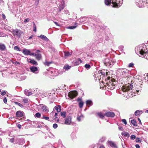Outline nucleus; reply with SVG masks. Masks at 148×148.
I'll use <instances>...</instances> for the list:
<instances>
[{
	"label": "nucleus",
	"instance_id": "13",
	"mask_svg": "<svg viewBox=\"0 0 148 148\" xmlns=\"http://www.w3.org/2000/svg\"><path fill=\"white\" fill-rule=\"evenodd\" d=\"M142 84H137L136 86L137 90H136V93L137 94H139V92H140V90L141 89L142 87Z\"/></svg>",
	"mask_w": 148,
	"mask_h": 148
},
{
	"label": "nucleus",
	"instance_id": "11",
	"mask_svg": "<svg viewBox=\"0 0 148 148\" xmlns=\"http://www.w3.org/2000/svg\"><path fill=\"white\" fill-rule=\"evenodd\" d=\"M77 95V92L74 91L69 92L68 94V96L71 99H73L74 98L76 97Z\"/></svg>",
	"mask_w": 148,
	"mask_h": 148
},
{
	"label": "nucleus",
	"instance_id": "28",
	"mask_svg": "<svg viewBox=\"0 0 148 148\" xmlns=\"http://www.w3.org/2000/svg\"><path fill=\"white\" fill-rule=\"evenodd\" d=\"M6 47L4 44L0 43V49L1 51L4 50L5 49Z\"/></svg>",
	"mask_w": 148,
	"mask_h": 148
},
{
	"label": "nucleus",
	"instance_id": "36",
	"mask_svg": "<svg viewBox=\"0 0 148 148\" xmlns=\"http://www.w3.org/2000/svg\"><path fill=\"white\" fill-rule=\"evenodd\" d=\"M84 102L82 101H81L79 103V106L80 108H82L83 106Z\"/></svg>",
	"mask_w": 148,
	"mask_h": 148
},
{
	"label": "nucleus",
	"instance_id": "34",
	"mask_svg": "<svg viewBox=\"0 0 148 148\" xmlns=\"http://www.w3.org/2000/svg\"><path fill=\"white\" fill-rule=\"evenodd\" d=\"M61 116H62L63 118H65L66 117V112H65L63 111L60 113Z\"/></svg>",
	"mask_w": 148,
	"mask_h": 148
},
{
	"label": "nucleus",
	"instance_id": "32",
	"mask_svg": "<svg viewBox=\"0 0 148 148\" xmlns=\"http://www.w3.org/2000/svg\"><path fill=\"white\" fill-rule=\"evenodd\" d=\"M131 122L134 126H135L137 125V122L135 120H132L131 121Z\"/></svg>",
	"mask_w": 148,
	"mask_h": 148
},
{
	"label": "nucleus",
	"instance_id": "12",
	"mask_svg": "<svg viewBox=\"0 0 148 148\" xmlns=\"http://www.w3.org/2000/svg\"><path fill=\"white\" fill-rule=\"evenodd\" d=\"M104 116L108 117L113 118L115 116V113L112 112H106L104 114Z\"/></svg>",
	"mask_w": 148,
	"mask_h": 148
},
{
	"label": "nucleus",
	"instance_id": "4",
	"mask_svg": "<svg viewBox=\"0 0 148 148\" xmlns=\"http://www.w3.org/2000/svg\"><path fill=\"white\" fill-rule=\"evenodd\" d=\"M115 85L113 84H106L104 85V84H102L100 86V88L103 90L106 89L107 88L110 89V90H112L115 88Z\"/></svg>",
	"mask_w": 148,
	"mask_h": 148
},
{
	"label": "nucleus",
	"instance_id": "15",
	"mask_svg": "<svg viewBox=\"0 0 148 148\" xmlns=\"http://www.w3.org/2000/svg\"><path fill=\"white\" fill-rule=\"evenodd\" d=\"M144 79H143V80H140L139 81V82H147L148 83V73L145 74L144 75Z\"/></svg>",
	"mask_w": 148,
	"mask_h": 148
},
{
	"label": "nucleus",
	"instance_id": "64",
	"mask_svg": "<svg viewBox=\"0 0 148 148\" xmlns=\"http://www.w3.org/2000/svg\"><path fill=\"white\" fill-rule=\"evenodd\" d=\"M2 16L3 19H5L6 16L5 14L3 13L2 14Z\"/></svg>",
	"mask_w": 148,
	"mask_h": 148
},
{
	"label": "nucleus",
	"instance_id": "7",
	"mask_svg": "<svg viewBox=\"0 0 148 148\" xmlns=\"http://www.w3.org/2000/svg\"><path fill=\"white\" fill-rule=\"evenodd\" d=\"M119 71L120 72V75L121 77H124L125 78L127 77V73L128 71L127 69L124 70V69H119Z\"/></svg>",
	"mask_w": 148,
	"mask_h": 148
},
{
	"label": "nucleus",
	"instance_id": "19",
	"mask_svg": "<svg viewBox=\"0 0 148 148\" xmlns=\"http://www.w3.org/2000/svg\"><path fill=\"white\" fill-rule=\"evenodd\" d=\"M142 57L148 60V49H147L145 52L143 53Z\"/></svg>",
	"mask_w": 148,
	"mask_h": 148
},
{
	"label": "nucleus",
	"instance_id": "14",
	"mask_svg": "<svg viewBox=\"0 0 148 148\" xmlns=\"http://www.w3.org/2000/svg\"><path fill=\"white\" fill-rule=\"evenodd\" d=\"M59 7L58 9H59V11H61L65 7L64 3L63 1L60 2L59 3Z\"/></svg>",
	"mask_w": 148,
	"mask_h": 148
},
{
	"label": "nucleus",
	"instance_id": "62",
	"mask_svg": "<svg viewBox=\"0 0 148 148\" xmlns=\"http://www.w3.org/2000/svg\"><path fill=\"white\" fill-rule=\"evenodd\" d=\"M6 92L5 91H2L1 92V94L3 96L4 95L6 94Z\"/></svg>",
	"mask_w": 148,
	"mask_h": 148
},
{
	"label": "nucleus",
	"instance_id": "6",
	"mask_svg": "<svg viewBox=\"0 0 148 148\" xmlns=\"http://www.w3.org/2000/svg\"><path fill=\"white\" fill-rule=\"evenodd\" d=\"M22 33L20 30L18 29H14L12 31V34L14 36L18 38L21 37Z\"/></svg>",
	"mask_w": 148,
	"mask_h": 148
},
{
	"label": "nucleus",
	"instance_id": "43",
	"mask_svg": "<svg viewBox=\"0 0 148 148\" xmlns=\"http://www.w3.org/2000/svg\"><path fill=\"white\" fill-rule=\"evenodd\" d=\"M77 27V26H72L68 27L67 28L69 29H75Z\"/></svg>",
	"mask_w": 148,
	"mask_h": 148
},
{
	"label": "nucleus",
	"instance_id": "52",
	"mask_svg": "<svg viewBox=\"0 0 148 148\" xmlns=\"http://www.w3.org/2000/svg\"><path fill=\"white\" fill-rule=\"evenodd\" d=\"M136 138V136L134 135H132L130 136V138L131 140H133Z\"/></svg>",
	"mask_w": 148,
	"mask_h": 148
},
{
	"label": "nucleus",
	"instance_id": "61",
	"mask_svg": "<svg viewBox=\"0 0 148 148\" xmlns=\"http://www.w3.org/2000/svg\"><path fill=\"white\" fill-rule=\"evenodd\" d=\"M134 64L133 63H130L129 65L128 66L129 67H132L134 66Z\"/></svg>",
	"mask_w": 148,
	"mask_h": 148
},
{
	"label": "nucleus",
	"instance_id": "30",
	"mask_svg": "<svg viewBox=\"0 0 148 148\" xmlns=\"http://www.w3.org/2000/svg\"><path fill=\"white\" fill-rule=\"evenodd\" d=\"M35 56L36 59L37 60H39L41 57V55L40 54L38 53L37 54H36L35 55Z\"/></svg>",
	"mask_w": 148,
	"mask_h": 148
},
{
	"label": "nucleus",
	"instance_id": "2",
	"mask_svg": "<svg viewBox=\"0 0 148 148\" xmlns=\"http://www.w3.org/2000/svg\"><path fill=\"white\" fill-rule=\"evenodd\" d=\"M147 49V46L144 44L140 45L135 48L136 53L138 55L140 54L141 57L143 53L145 52Z\"/></svg>",
	"mask_w": 148,
	"mask_h": 148
},
{
	"label": "nucleus",
	"instance_id": "24",
	"mask_svg": "<svg viewBox=\"0 0 148 148\" xmlns=\"http://www.w3.org/2000/svg\"><path fill=\"white\" fill-rule=\"evenodd\" d=\"M61 107L60 105L56 106L54 107V109L56 110L57 112H59L61 111Z\"/></svg>",
	"mask_w": 148,
	"mask_h": 148
},
{
	"label": "nucleus",
	"instance_id": "22",
	"mask_svg": "<svg viewBox=\"0 0 148 148\" xmlns=\"http://www.w3.org/2000/svg\"><path fill=\"white\" fill-rule=\"evenodd\" d=\"M108 143L109 145L112 147L114 148H117V147L116 146L115 144L112 141H109L108 142Z\"/></svg>",
	"mask_w": 148,
	"mask_h": 148
},
{
	"label": "nucleus",
	"instance_id": "41",
	"mask_svg": "<svg viewBox=\"0 0 148 148\" xmlns=\"http://www.w3.org/2000/svg\"><path fill=\"white\" fill-rule=\"evenodd\" d=\"M64 56L66 57H68L71 55V53L68 52H64Z\"/></svg>",
	"mask_w": 148,
	"mask_h": 148
},
{
	"label": "nucleus",
	"instance_id": "53",
	"mask_svg": "<svg viewBox=\"0 0 148 148\" xmlns=\"http://www.w3.org/2000/svg\"><path fill=\"white\" fill-rule=\"evenodd\" d=\"M71 137L72 139H74L76 138V136L74 133H72L71 134Z\"/></svg>",
	"mask_w": 148,
	"mask_h": 148
},
{
	"label": "nucleus",
	"instance_id": "45",
	"mask_svg": "<svg viewBox=\"0 0 148 148\" xmlns=\"http://www.w3.org/2000/svg\"><path fill=\"white\" fill-rule=\"evenodd\" d=\"M84 67L87 69H89L90 67V66L89 64H86L84 66Z\"/></svg>",
	"mask_w": 148,
	"mask_h": 148
},
{
	"label": "nucleus",
	"instance_id": "23",
	"mask_svg": "<svg viewBox=\"0 0 148 148\" xmlns=\"http://www.w3.org/2000/svg\"><path fill=\"white\" fill-rule=\"evenodd\" d=\"M24 92L25 94L27 96H30L32 95V93L31 92H29V90H24Z\"/></svg>",
	"mask_w": 148,
	"mask_h": 148
},
{
	"label": "nucleus",
	"instance_id": "47",
	"mask_svg": "<svg viewBox=\"0 0 148 148\" xmlns=\"http://www.w3.org/2000/svg\"><path fill=\"white\" fill-rule=\"evenodd\" d=\"M14 49L17 51H20V50L19 48L17 46H16L14 47Z\"/></svg>",
	"mask_w": 148,
	"mask_h": 148
},
{
	"label": "nucleus",
	"instance_id": "26",
	"mask_svg": "<svg viewBox=\"0 0 148 148\" xmlns=\"http://www.w3.org/2000/svg\"><path fill=\"white\" fill-rule=\"evenodd\" d=\"M106 139V137L105 136H102L101 137L99 140V143H103L104 142Z\"/></svg>",
	"mask_w": 148,
	"mask_h": 148
},
{
	"label": "nucleus",
	"instance_id": "58",
	"mask_svg": "<svg viewBox=\"0 0 148 148\" xmlns=\"http://www.w3.org/2000/svg\"><path fill=\"white\" fill-rule=\"evenodd\" d=\"M64 13L66 14H68L69 12V11L65 8L64 9Z\"/></svg>",
	"mask_w": 148,
	"mask_h": 148
},
{
	"label": "nucleus",
	"instance_id": "17",
	"mask_svg": "<svg viewBox=\"0 0 148 148\" xmlns=\"http://www.w3.org/2000/svg\"><path fill=\"white\" fill-rule=\"evenodd\" d=\"M17 143L19 145H22L24 144L25 143V140L23 138H21L17 139Z\"/></svg>",
	"mask_w": 148,
	"mask_h": 148
},
{
	"label": "nucleus",
	"instance_id": "56",
	"mask_svg": "<svg viewBox=\"0 0 148 148\" xmlns=\"http://www.w3.org/2000/svg\"><path fill=\"white\" fill-rule=\"evenodd\" d=\"M7 101V99L6 97H4L3 99V101L5 103H6Z\"/></svg>",
	"mask_w": 148,
	"mask_h": 148
},
{
	"label": "nucleus",
	"instance_id": "35",
	"mask_svg": "<svg viewBox=\"0 0 148 148\" xmlns=\"http://www.w3.org/2000/svg\"><path fill=\"white\" fill-rule=\"evenodd\" d=\"M107 80H109V82H110L111 81L112 82H115V80L114 78H111L110 77H108L107 78Z\"/></svg>",
	"mask_w": 148,
	"mask_h": 148
},
{
	"label": "nucleus",
	"instance_id": "50",
	"mask_svg": "<svg viewBox=\"0 0 148 148\" xmlns=\"http://www.w3.org/2000/svg\"><path fill=\"white\" fill-rule=\"evenodd\" d=\"M52 63L51 62H46L45 63V64L47 66H48L50 64H51Z\"/></svg>",
	"mask_w": 148,
	"mask_h": 148
},
{
	"label": "nucleus",
	"instance_id": "63",
	"mask_svg": "<svg viewBox=\"0 0 148 148\" xmlns=\"http://www.w3.org/2000/svg\"><path fill=\"white\" fill-rule=\"evenodd\" d=\"M65 86V85L62 84V86L61 87V88L63 90L65 89H66V88H65V87H64Z\"/></svg>",
	"mask_w": 148,
	"mask_h": 148
},
{
	"label": "nucleus",
	"instance_id": "39",
	"mask_svg": "<svg viewBox=\"0 0 148 148\" xmlns=\"http://www.w3.org/2000/svg\"><path fill=\"white\" fill-rule=\"evenodd\" d=\"M14 103H15V104L16 105L19 106H20V107H21V108L23 107V106L22 104H21L20 103L18 102H14Z\"/></svg>",
	"mask_w": 148,
	"mask_h": 148
},
{
	"label": "nucleus",
	"instance_id": "27",
	"mask_svg": "<svg viewBox=\"0 0 148 148\" xmlns=\"http://www.w3.org/2000/svg\"><path fill=\"white\" fill-rule=\"evenodd\" d=\"M39 37L41 38L42 39L46 41H48L49 40L45 36L43 35H41L38 36Z\"/></svg>",
	"mask_w": 148,
	"mask_h": 148
},
{
	"label": "nucleus",
	"instance_id": "20",
	"mask_svg": "<svg viewBox=\"0 0 148 148\" xmlns=\"http://www.w3.org/2000/svg\"><path fill=\"white\" fill-rule=\"evenodd\" d=\"M41 109L43 112H49V110L47 106H42Z\"/></svg>",
	"mask_w": 148,
	"mask_h": 148
},
{
	"label": "nucleus",
	"instance_id": "46",
	"mask_svg": "<svg viewBox=\"0 0 148 148\" xmlns=\"http://www.w3.org/2000/svg\"><path fill=\"white\" fill-rule=\"evenodd\" d=\"M77 60V62H78V63H76V65H79V64L82 63V60H81V59L80 58H78Z\"/></svg>",
	"mask_w": 148,
	"mask_h": 148
},
{
	"label": "nucleus",
	"instance_id": "49",
	"mask_svg": "<svg viewBox=\"0 0 148 148\" xmlns=\"http://www.w3.org/2000/svg\"><path fill=\"white\" fill-rule=\"evenodd\" d=\"M12 62L13 64H14L15 65L17 66H18V64H20V63L16 61H13Z\"/></svg>",
	"mask_w": 148,
	"mask_h": 148
},
{
	"label": "nucleus",
	"instance_id": "60",
	"mask_svg": "<svg viewBox=\"0 0 148 148\" xmlns=\"http://www.w3.org/2000/svg\"><path fill=\"white\" fill-rule=\"evenodd\" d=\"M5 34L2 32H0V37L4 36H5Z\"/></svg>",
	"mask_w": 148,
	"mask_h": 148
},
{
	"label": "nucleus",
	"instance_id": "18",
	"mask_svg": "<svg viewBox=\"0 0 148 148\" xmlns=\"http://www.w3.org/2000/svg\"><path fill=\"white\" fill-rule=\"evenodd\" d=\"M30 69L32 72L36 73H37L36 72L38 71V68L37 67L32 66L30 68Z\"/></svg>",
	"mask_w": 148,
	"mask_h": 148
},
{
	"label": "nucleus",
	"instance_id": "57",
	"mask_svg": "<svg viewBox=\"0 0 148 148\" xmlns=\"http://www.w3.org/2000/svg\"><path fill=\"white\" fill-rule=\"evenodd\" d=\"M122 121L126 125L127 124V122L126 120L125 119H123L122 120Z\"/></svg>",
	"mask_w": 148,
	"mask_h": 148
},
{
	"label": "nucleus",
	"instance_id": "1",
	"mask_svg": "<svg viewBox=\"0 0 148 148\" xmlns=\"http://www.w3.org/2000/svg\"><path fill=\"white\" fill-rule=\"evenodd\" d=\"M105 3L107 5L112 3V7L119 8L122 4L123 0H105Z\"/></svg>",
	"mask_w": 148,
	"mask_h": 148
},
{
	"label": "nucleus",
	"instance_id": "21",
	"mask_svg": "<svg viewBox=\"0 0 148 148\" xmlns=\"http://www.w3.org/2000/svg\"><path fill=\"white\" fill-rule=\"evenodd\" d=\"M86 103L87 106L89 107L92 105L93 102L91 100H88L86 101Z\"/></svg>",
	"mask_w": 148,
	"mask_h": 148
},
{
	"label": "nucleus",
	"instance_id": "33",
	"mask_svg": "<svg viewBox=\"0 0 148 148\" xmlns=\"http://www.w3.org/2000/svg\"><path fill=\"white\" fill-rule=\"evenodd\" d=\"M30 62L33 64L36 65H38V63L36 61L34 60H30Z\"/></svg>",
	"mask_w": 148,
	"mask_h": 148
},
{
	"label": "nucleus",
	"instance_id": "40",
	"mask_svg": "<svg viewBox=\"0 0 148 148\" xmlns=\"http://www.w3.org/2000/svg\"><path fill=\"white\" fill-rule=\"evenodd\" d=\"M136 142L138 143H141L142 142V140L140 138L137 137L136 138Z\"/></svg>",
	"mask_w": 148,
	"mask_h": 148
},
{
	"label": "nucleus",
	"instance_id": "16",
	"mask_svg": "<svg viewBox=\"0 0 148 148\" xmlns=\"http://www.w3.org/2000/svg\"><path fill=\"white\" fill-rule=\"evenodd\" d=\"M24 112L23 111H18L16 112V116L18 117H21L23 116V114Z\"/></svg>",
	"mask_w": 148,
	"mask_h": 148
},
{
	"label": "nucleus",
	"instance_id": "48",
	"mask_svg": "<svg viewBox=\"0 0 148 148\" xmlns=\"http://www.w3.org/2000/svg\"><path fill=\"white\" fill-rule=\"evenodd\" d=\"M33 28H34L33 31L34 32H36V26L34 22H33Z\"/></svg>",
	"mask_w": 148,
	"mask_h": 148
},
{
	"label": "nucleus",
	"instance_id": "42",
	"mask_svg": "<svg viewBox=\"0 0 148 148\" xmlns=\"http://www.w3.org/2000/svg\"><path fill=\"white\" fill-rule=\"evenodd\" d=\"M70 68L71 66L68 65H65L64 67V69L66 70L69 69Z\"/></svg>",
	"mask_w": 148,
	"mask_h": 148
},
{
	"label": "nucleus",
	"instance_id": "3",
	"mask_svg": "<svg viewBox=\"0 0 148 148\" xmlns=\"http://www.w3.org/2000/svg\"><path fill=\"white\" fill-rule=\"evenodd\" d=\"M108 75V73L106 71L104 70L103 71L99 70L98 72V73L95 76L97 77L99 81H100L101 77H105Z\"/></svg>",
	"mask_w": 148,
	"mask_h": 148
},
{
	"label": "nucleus",
	"instance_id": "5",
	"mask_svg": "<svg viewBox=\"0 0 148 148\" xmlns=\"http://www.w3.org/2000/svg\"><path fill=\"white\" fill-rule=\"evenodd\" d=\"M133 84H125V85H123L122 88L121 89L123 91L125 92L128 91L132 90V89L133 88Z\"/></svg>",
	"mask_w": 148,
	"mask_h": 148
},
{
	"label": "nucleus",
	"instance_id": "29",
	"mask_svg": "<svg viewBox=\"0 0 148 148\" xmlns=\"http://www.w3.org/2000/svg\"><path fill=\"white\" fill-rule=\"evenodd\" d=\"M142 112V110H137L135 111L134 113V114L135 115L137 116L138 115L141 114Z\"/></svg>",
	"mask_w": 148,
	"mask_h": 148
},
{
	"label": "nucleus",
	"instance_id": "31",
	"mask_svg": "<svg viewBox=\"0 0 148 148\" xmlns=\"http://www.w3.org/2000/svg\"><path fill=\"white\" fill-rule=\"evenodd\" d=\"M121 135L124 136L129 137L130 136V134L129 133L127 132H122Z\"/></svg>",
	"mask_w": 148,
	"mask_h": 148
},
{
	"label": "nucleus",
	"instance_id": "54",
	"mask_svg": "<svg viewBox=\"0 0 148 148\" xmlns=\"http://www.w3.org/2000/svg\"><path fill=\"white\" fill-rule=\"evenodd\" d=\"M124 48V46L123 45H121L119 46V49L120 51H122L123 50Z\"/></svg>",
	"mask_w": 148,
	"mask_h": 148
},
{
	"label": "nucleus",
	"instance_id": "37",
	"mask_svg": "<svg viewBox=\"0 0 148 148\" xmlns=\"http://www.w3.org/2000/svg\"><path fill=\"white\" fill-rule=\"evenodd\" d=\"M97 114L100 118L102 119L103 118L104 116L102 112H100L98 113Z\"/></svg>",
	"mask_w": 148,
	"mask_h": 148
},
{
	"label": "nucleus",
	"instance_id": "44",
	"mask_svg": "<svg viewBox=\"0 0 148 148\" xmlns=\"http://www.w3.org/2000/svg\"><path fill=\"white\" fill-rule=\"evenodd\" d=\"M41 118L45 119L46 120L50 121V120H49V117L48 116H43Z\"/></svg>",
	"mask_w": 148,
	"mask_h": 148
},
{
	"label": "nucleus",
	"instance_id": "51",
	"mask_svg": "<svg viewBox=\"0 0 148 148\" xmlns=\"http://www.w3.org/2000/svg\"><path fill=\"white\" fill-rule=\"evenodd\" d=\"M28 99H24L23 100V101L25 103H27L28 102Z\"/></svg>",
	"mask_w": 148,
	"mask_h": 148
},
{
	"label": "nucleus",
	"instance_id": "55",
	"mask_svg": "<svg viewBox=\"0 0 148 148\" xmlns=\"http://www.w3.org/2000/svg\"><path fill=\"white\" fill-rule=\"evenodd\" d=\"M58 125L56 123H54L53 125V127L54 129H56L58 127Z\"/></svg>",
	"mask_w": 148,
	"mask_h": 148
},
{
	"label": "nucleus",
	"instance_id": "9",
	"mask_svg": "<svg viewBox=\"0 0 148 148\" xmlns=\"http://www.w3.org/2000/svg\"><path fill=\"white\" fill-rule=\"evenodd\" d=\"M104 63L106 66L110 67L114 64L113 62L108 58H106L104 60Z\"/></svg>",
	"mask_w": 148,
	"mask_h": 148
},
{
	"label": "nucleus",
	"instance_id": "59",
	"mask_svg": "<svg viewBox=\"0 0 148 148\" xmlns=\"http://www.w3.org/2000/svg\"><path fill=\"white\" fill-rule=\"evenodd\" d=\"M29 21V18H27L25 20L24 22L25 23H26L28 22Z\"/></svg>",
	"mask_w": 148,
	"mask_h": 148
},
{
	"label": "nucleus",
	"instance_id": "10",
	"mask_svg": "<svg viewBox=\"0 0 148 148\" xmlns=\"http://www.w3.org/2000/svg\"><path fill=\"white\" fill-rule=\"evenodd\" d=\"M72 117L70 116H67L64 119V124L69 125L71 122Z\"/></svg>",
	"mask_w": 148,
	"mask_h": 148
},
{
	"label": "nucleus",
	"instance_id": "8",
	"mask_svg": "<svg viewBox=\"0 0 148 148\" xmlns=\"http://www.w3.org/2000/svg\"><path fill=\"white\" fill-rule=\"evenodd\" d=\"M147 3V1L143 0H136V5L139 7L141 8L145 6L144 5Z\"/></svg>",
	"mask_w": 148,
	"mask_h": 148
},
{
	"label": "nucleus",
	"instance_id": "25",
	"mask_svg": "<svg viewBox=\"0 0 148 148\" xmlns=\"http://www.w3.org/2000/svg\"><path fill=\"white\" fill-rule=\"evenodd\" d=\"M23 53L25 55H29L30 51L27 49H24L23 51Z\"/></svg>",
	"mask_w": 148,
	"mask_h": 148
},
{
	"label": "nucleus",
	"instance_id": "38",
	"mask_svg": "<svg viewBox=\"0 0 148 148\" xmlns=\"http://www.w3.org/2000/svg\"><path fill=\"white\" fill-rule=\"evenodd\" d=\"M41 114L39 112H38L36 113L35 114V116L37 118H40L41 117Z\"/></svg>",
	"mask_w": 148,
	"mask_h": 148
}]
</instances>
